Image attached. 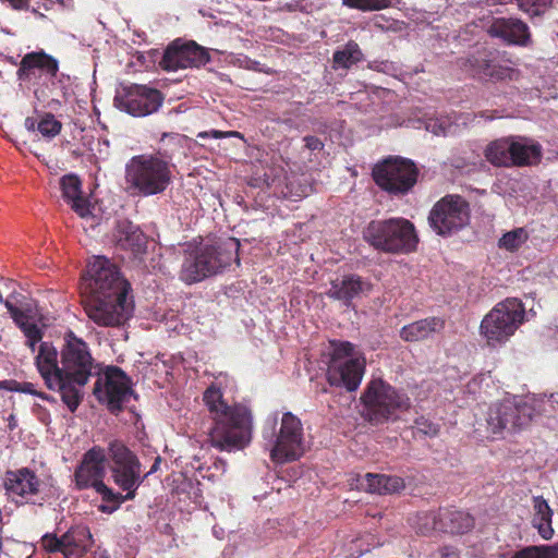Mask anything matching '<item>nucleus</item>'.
Masks as SVG:
<instances>
[{
  "label": "nucleus",
  "instance_id": "obj_1",
  "mask_svg": "<svg viewBox=\"0 0 558 558\" xmlns=\"http://www.w3.org/2000/svg\"><path fill=\"white\" fill-rule=\"evenodd\" d=\"M84 308L98 326L118 327L132 315L133 302L128 301L131 284L116 264L104 256H94L83 277Z\"/></svg>",
  "mask_w": 558,
  "mask_h": 558
},
{
  "label": "nucleus",
  "instance_id": "obj_2",
  "mask_svg": "<svg viewBox=\"0 0 558 558\" xmlns=\"http://www.w3.org/2000/svg\"><path fill=\"white\" fill-rule=\"evenodd\" d=\"M203 401L213 421L208 429L210 445L227 452L246 448L253 433L251 410L240 403L228 404L222 390L214 384L204 391Z\"/></svg>",
  "mask_w": 558,
  "mask_h": 558
},
{
  "label": "nucleus",
  "instance_id": "obj_3",
  "mask_svg": "<svg viewBox=\"0 0 558 558\" xmlns=\"http://www.w3.org/2000/svg\"><path fill=\"white\" fill-rule=\"evenodd\" d=\"M61 350L62 381L60 397L71 413H74L83 401V387L88 383L95 368V361L85 341L72 331L64 337Z\"/></svg>",
  "mask_w": 558,
  "mask_h": 558
},
{
  "label": "nucleus",
  "instance_id": "obj_4",
  "mask_svg": "<svg viewBox=\"0 0 558 558\" xmlns=\"http://www.w3.org/2000/svg\"><path fill=\"white\" fill-rule=\"evenodd\" d=\"M170 159L161 153L133 156L125 166L128 192L144 197L163 193L172 180Z\"/></svg>",
  "mask_w": 558,
  "mask_h": 558
},
{
  "label": "nucleus",
  "instance_id": "obj_5",
  "mask_svg": "<svg viewBox=\"0 0 558 558\" xmlns=\"http://www.w3.org/2000/svg\"><path fill=\"white\" fill-rule=\"evenodd\" d=\"M262 435L270 446V458L277 463L296 460L303 452V425L301 420L291 412L282 414L278 428V414L268 417Z\"/></svg>",
  "mask_w": 558,
  "mask_h": 558
},
{
  "label": "nucleus",
  "instance_id": "obj_6",
  "mask_svg": "<svg viewBox=\"0 0 558 558\" xmlns=\"http://www.w3.org/2000/svg\"><path fill=\"white\" fill-rule=\"evenodd\" d=\"M363 235L374 248L392 254L411 253L416 250L418 243L414 225L404 218L373 220Z\"/></svg>",
  "mask_w": 558,
  "mask_h": 558
},
{
  "label": "nucleus",
  "instance_id": "obj_7",
  "mask_svg": "<svg viewBox=\"0 0 558 558\" xmlns=\"http://www.w3.org/2000/svg\"><path fill=\"white\" fill-rule=\"evenodd\" d=\"M360 400L366 418L372 424H383L398 412L407 411L411 407V400L407 393L381 378L368 381Z\"/></svg>",
  "mask_w": 558,
  "mask_h": 558
},
{
  "label": "nucleus",
  "instance_id": "obj_8",
  "mask_svg": "<svg viewBox=\"0 0 558 558\" xmlns=\"http://www.w3.org/2000/svg\"><path fill=\"white\" fill-rule=\"evenodd\" d=\"M525 317L523 303L508 298L497 303L482 319L480 333L489 347L506 343L522 325Z\"/></svg>",
  "mask_w": 558,
  "mask_h": 558
},
{
  "label": "nucleus",
  "instance_id": "obj_9",
  "mask_svg": "<svg viewBox=\"0 0 558 558\" xmlns=\"http://www.w3.org/2000/svg\"><path fill=\"white\" fill-rule=\"evenodd\" d=\"M543 148L527 137L508 136L493 141L485 148L486 159L497 167H527L541 162Z\"/></svg>",
  "mask_w": 558,
  "mask_h": 558
},
{
  "label": "nucleus",
  "instance_id": "obj_10",
  "mask_svg": "<svg viewBox=\"0 0 558 558\" xmlns=\"http://www.w3.org/2000/svg\"><path fill=\"white\" fill-rule=\"evenodd\" d=\"M108 458L113 483L126 493V498H135L136 490L148 477L142 474L137 456L122 440L113 439L108 444Z\"/></svg>",
  "mask_w": 558,
  "mask_h": 558
},
{
  "label": "nucleus",
  "instance_id": "obj_11",
  "mask_svg": "<svg viewBox=\"0 0 558 558\" xmlns=\"http://www.w3.org/2000/svg\"><path fill=\"white\" fill-rule=\"evenodd\" d=\"M375 183L390 195L408 194L417 182L418 169L407 158L390 156L373 169Z\"/></svg>",
  "mask_w": 558,
  "mask_h": 558
},
{
  "label": "nucleus",
  "instance_id": "obj_12",
  "mask_svg": "<svg viewBox=\"0 0 558 558\" xmlns=\"http://www.w3.org/2000/svg\"><path fill=\"white\" fill-rule=\"evenodd\" d=\"M470 221L469 203L460 195L449 194L435 203L428 215L430 228L441 236L451 235Z\"/></svg>",
  "mask_w": 558,
  "mask_h": 558
},
{
  "label": "nucleus",
  "instance_id": "obj_13",
  "mask_svg": "<svg viewBox=\"0 0 558 558\" xmlns=\"http://www.w3.org/2000/svg\"><path fill=\"white\" fill-rule=\"evenodd\" d=\"M96 399L106 404L110 413L118 415L133 395L131 380L118 366H108L105 376L99 377L93 390Z\"/></svg>",
  "mask_w": 558,
  "mask_h": 558
},
{
  "label": "nucleus",
  "instance_id": "obj_14",
  "mask_svg": "<svg viewBox=\"0 0 558 558\" xmlns=\"http://www.w3.org/2000/svg\"><path fill=\"white\" fill-rule=\"evenodd\" d=\"M463 69L471 76L493 82L517 81L520 71L502 61L497 49H481L470 54L462 63Z\"/></svg>",
  "mask_w": 558,
  "mask_h": 558
},
{
  "label": "nucleus",
  "instance_id": "obj_15",
  "mask_svg": "<svg viewBox=\"0 0 558 558\" xmlns=\"http://www.w3.org/2000/svg\"><path fill=\"white\" fill-rule=\"evenodd\" d=\"M93 543L90 530L84 524L72 525L61 536L47 533L40 539V545L47 553H60L64 558L81 557L90 549Z\"/></svg>",
  "mask_w": 558,
  "mask_h": 558
},
{
  "label": "nucleus",
  "instance_id": "obj_16",
  "mask_svg": "<svg viewBox=\"0 0 558 558\" xmlns=\"http://www.w3.org/2000/svg\"><path fill=\"white\" fill-rule=\"evenodd\" d=\"M533 409L527 403L504 401L493 404L487 415V427L494 435L504 430L517 432L532 421Z\"/></svg>",
  "mask_w": 558,
  "mask_h": 558
},
{
  "label": "nucleus",
  "instance_id": "obj_17",
  "mask_svg": "<svg viewBox=\"0 0 558 558\" xmlns=\"http://www.w3.org/2000/svg\"><path fill=\"white\" fill-rule=\"evenodd\" d=\"M43 481L27 466L17 470H7L3 476V487L9 500L17 506L34 502L40 493Z\"/></svg>",
  "mask_w": 558,
  "mask_h": 558
},
{
  "label": "nucleus",
  "instance_id": "obj_18",
  "mask_svg": "<svg viewBox=\"0 0 558 558\" xmlns=\"http://www.w3.org/2000/svg\"><path fill=\"white\" fill-rule=\"evenodd\" d=\"M163 101L161 93L144 85H131L114 97L118 108L134 117H145L156 112Z\"/></svg>",
  "mask_w": 558,
  "mask_h": 558
},
{
  "label": "nucleus",
  "instance_id": "obj_19",
  "mask_svg": "<svg viewBox=\"0 0 558 558\" xmlns=\"http://www.w3.org/2000/svg\"><path fill=\"white\" fill-rule=\"evenodd\" d=\"M239 248L240 242L235 239H230L223 244H202L191 250V253L206 270L207 278L230 266L233 259L239 265Z\"/></svg>",
  "mask_w": 558,
  "mask_h": 558
},
{
  "label": "nucleus",
  "instance_id": "obj_20",
  "mask_svg": "<svg viewBox=\"0 0 558 558\" xmlns=\"http://www.w3.org/2000/svg\"><path fill=\"white\" fill-rule=\"evenodd\" d=\"M210 60L208 51L195 41L179 44L173 41L165 50L159 65L165 71H177L186 68H199Z\"/></svg>",
  "mask_w": 558,
  "mask_h": 558
},
{
  "label": "nucleus",
  "instance_id": "obj_21",
  "mask_svg": "<svg viewBox=\"0 0 558 558\" xmlns=\"http://www.w3.org/2000/svg\"><path fill=\"white\" fill-rule=\"evenodd\" d=\"M107 457L108 450L106 451L105 448L98 445L84 452L73 474L75 487L78 490L93 488L104 481Z\"/></svg>",
  "mask_w": 558,
  "mask_h": 558
},
{
  "label": "nucleus",
  "instance_id": "obj_22",
  "mask_svg": "<svg viewBox=\"0 0 558 558\" xmlns=\"http://www.w3.org/2000/svg\"><path fill=\"white\" fill-rule=\"evenodd\" d=\"M486 33L508 46H527L531 33L527 24L517 17H492L485 25Z\"/></svg>",
  "mask_w": 558,
  "mask_h": 558
},
{
  "label": "nucleus",
  "instance_id": "obj_23",
  "mask_svg": "<svg viewBox=\"0 0 558 558\" xmlns=\"http://www.w3.org/2000/svg\"><path fill=\"white\" fill-rule=\"evenodd\" d=\"M365 359H349L345 362L329 364L327 380L331 386L345 388L348 391H355L362 381L365 372Z\"/></svg>",
  "mask_w": 558,
  "mask_h": 558
},
{
  "label": "nucleus",
  "instance_id": "obj_24",
  "mask_svg": "<svg viewBox=\"0 0 558 558\" xmlns=\"http://www.w3.org/2000/svg\"><path fill=\"white\" fill-rule=\"evenodd\" d=\"M35 364L46 387L60 393V383H63L62 371L58 364V351L52 343L46 341L40 343Z\"/></svg>",
  "mask_w": 558,
  "mask_h": 558
},
{
  "label": "nucleus",
  "instance_id": "obj_25",
  "mask_svg": "<svg viewBox=\"0 0 558 558\" xmlns=\"http://www.w3.org/2000/svg\"><path fill=\"white\" fill-rule=\"evenodd\" d=\"M368 290L369 284L364 281L362 277L355 274H350L331 280L327 295L330 299L342 302L345 306H350L353 299Z\"/></svg>",
  "mask_w": 558,
  "mask_h": 558
},
{
  "label": "nucleus",
  "instance_id": "obj_26",
  "mask_svg": "<svg viewBox=\"0 0 558 558\" xmlns=\"http://www.w3.org/2000/svg\"><path fill=\"white\" fill-rule=\"evenodd\" d=\"M35 70H40L51 77H56L59 71L58 60L43 50L26 53L17 69V78L29 81L35 75Z\"/></svg>",
  "mask_w": 558,
  "mask_h": 558
},
{
  "label": "nucleus",
  "instance_id": "obj_27",
  "mask_svg": "<svg viewBox=\"0 0 558 558\" xmlns=\"http://www.w3.org/2000/svg\"><path fill=\"white\" fill-rule=\"evenodd\" d=\"M60 189L64 201L80 217L86 218L92 215L90 203L83 196L82 181L76 174L63 175L60 179Z\"/></svg>",
  "mask_w": 558,
  "mask_h": 558
},
{
  "label": "nucleus",
  "instance_id": "obj_28",
  "mask_svg": "<svg viewBox=\"0 0 558 558\" xmlns=\"http://www.w3.org/2000/svg\"><path fill=\"white\" fill-rule=\"evenodd\" d=\"M7 310L15 323V325L23 331L27 339V345L34 351L35 345L41 341L43 332L40 328L32 322L33 307L28 301L23 307H15L12 304H7Z\"/></svg>",
  "mask_w": 558,
  "mask_h": 558
},
{
  "label": "nucleus",
  "instance_id": "obj_29",
  "mask_svg": "<svg viewBox=\"0 0 558 558\" xmlns=\"http://www.w3.org/2000/svg\"><path fill=\"white\" fill-rule=\"evenodd\" d=\"M445 328V320L440 317H426L403 326L400 338L405 342H418L430 338Z\"/></svg>",
  "mask_w": 558,
  "mask_h": 558
},
{
  "label": "nucleus",
  "instance_id": "obj_30",
  "mask_svg": "<svg viewBox=\"0 0 558 558\" xmlns=\"http://www.w3.org/2000/svg\"><path fill=\"white\" fill-rule=\"evenodd\" d=\"M359 481L360 488L378 495L399 493L405 487L404 480L397 475L366 473Z\"/></svg>",
  "mask_w": 558,
  "mask_h": 558
},
{
  "label": "nucleus",
  "instance_id": "obj_31",
  "mask_svg": "<svg viewBox=\"0 0 558 558\" xmlns=\"http://www.w3.org/2000/svg\"><path fill=\"white\" fill-rule=\"evenodd\" d=\"M438 531L451 535H461L471 531L474 526V519L468 512L444 508L439 509Z\"/></svg>",
  "mask_w": 558,
  "mask_h": 558
},
{
  "label": "nucleus",
  "instance_id": "obj_32",
  "mask_svg": "<svg viewBox=\"0 0 558 558\" xmlns=\"http://www.w3.org/2000/svg\"><path fill=\"white\" fill-rule=\"evenodd\" d=\"M147 240L140 228L130 221L119 225L117 234V245L126 251H131L134 255L145 252Z\"/></svg>",
  "mask_w": 558,
  "mask_h": 558
},
{
  "label": "nucleus",
  "instance_id": "obj_33",
  "mask_svg": "<svg viewBox=\"0 0 558 558\" xmlns=\"http://www.w3.org/2000/svg\"><path fill=\"white\" fill-rule=\"evenodd\" d=\"M533 509L532 525L537 529L538 534L544 539L551 538L554 534L551 526L553 510L548 502L542 496L533 497Z\"/></svg>",
  "mask_w": 558,
  "mask_h": 558
},
{
  "label": "nucleus",
  "instance_id": "obj_34",
  "mask_svg": "<svg viewBox=\"0 0 558 558\" xmlns=\"http://www.w3.org/2000/svg\"><path fill=\"white\" fill-rule=\"evenodd\" d=\"M364 54L359 44L349 40L343 47L337 49L332 54V69L349 70L353 65L363 61Z\"/></svg>",
  "mask_w": 558,
  "mask_h": 558
},
{
  "label": "nucleus",
  "instance_id": "obj_35",
  "mask_svg": "<svg viewBox=\"0 0 558 558\" xmlns=\"http://www.w3.org/2000/svg\"><path fill=\"white\" fill-rule=\"evenodd\" d=\"M97 494L101 496V499L106 505H101L99 510L105 513H112L116 511L123 502L128 500H133L134 498H126V494L122 495L119 492H114L112 488L107 486L105 482L98 483L95 487H93Z\"/></svg>",
  "mask_w": 558,
  "mask_h": 558
},
{
  "label": "nucleus",
  "instance_id": "obj_36",
  "mask_svg": "<svg viewBox=\"0 0 558 558\" xmlns=\"http://www.w3.org/2000/svg\"><path fill=\"white\" fill-rule=\"evenodd\" d=\"M205 278L206 270L201 266L191 251L186 252L180 270V279L186 284H193Z\"/></svg>",
  "mask_w": 558,
  "mask_h": 558
},
{
  "label": "nucleus",
  "instance_id": "obj_37",
  "mask_svg": "<svg viewBox=\"0 0 558 558\" xmlns=\"http://www.w3.org/2000/svg\"><path fill=\"white\" fill-rule=\"evenodd\" d=\"M510 558H558V545H531L513 553Z\"/></svg>",
  "mask_w": 558,
  "mask_h": 558
},
{
  "label": "nucleus",
  "instance_id": "obj_38",
  "mask_svg": "<svg viewBox=\"0 0 558 558\" xmlns=\"http://www.w3.org/2000/svg\"><path fill=\"white\" fill-rule=\"evenodd\" d=\"M529 239V234L524 228H515L506 232L498 241V246L509 252L518 251L522 244Z\"/></svg>",
  "mask_w": 558,
  "mask_h": 558
},
{
  "label": "nucleus",
  "instance_id": "obj_39",
  "mask_svg": "<svg viewBox=\"0 0 558 558\" xmlns=\"http://www.w3.org/2000/svg\"><path fill=\"white\" fill-rule=\"evenodd\" d=\"M438 511H426L416 515V530L422 535H428L434 531H438L439 521Z\"/></svg>",
  "mask_w": 558,
  "mask_h": 558
},
{
  "label": "nucleus",
  "instance_id": "obj_40",
  "mask_svg": "<svg viewBox=\"0 0 558 558\" xmlns=\"http://www.w3.org/2000/svg\"><path fill=\"white\" fill-rule=\"evenodd\" d=\"M342 4L363 12L380 11L391 7V0H341Z\"/></svg>",
  "mask_w": 558,
  "mask_h": 558
},
{
  "label": "nucleus",
  "instance_id": "obj_41",
  "mask_svg": "<svg viewBox=\"0 0 558 558\" xmlns=\"http://www.w3.org/2000/svg\"><path fill=\"white\" fill-rule=\"evenodd\" d=\"M37 130L44 137L53 138L60 134L62 123L52 113L46 112L37 123Z\"/></svg>",
  "mask_w": 558,
  "mask_h": 558
},
{
  "label": "nucleus",
  "instance_id": "obj_42",
  "mask_svg": "<svg viewBox=\"0 0 558 558\" xmlns=\"http://www.w3.org/2000/svg\"><path fill=\"white\" fill-rule=\"evenodd\" d=\"M333 350L330 356L329 364H335L336 361L345 362L349 359H362L363 356L355 355L354 345L349 341H338L332 343Z\"/></svg>",
  "mask_w": 558,
  "mask_h": 558
},
{
  "label": "nucleus",
  "instance_id": "obj_43",
  "mask_svg": "<svg viewBox=\"0 0 558 558\" xmlns=\"http://www.w3.org/2000/svg\"><path fill=\"white\" fill-rule=\"evenodd\" d=\"M520 10L531 16L544 14L553 0H515Z\"/></svg>",
  "mask_w": 558,
  "mask_h": 558
},
{
  "label": "nucleus",
  "instance_id": "obj_44",
  "mask_svg": "<svg viewBox=\"0 0 558 558\" xmlns=\"http://www.w3.org/2000/svg\"><path fill=\"white\" fill-rule=\"evenodd\" d=\"M454 126L447 120L430 119L426 122V130L437 136L452 134Z\"/></svg>",
  "mask_w": 558,
  "mask_h": 558
},
{
  "label": "nucleus",
  "instance_id": "obj_45",
  "mask_svg": "<svg viewBox=\"0 0 558 558\" xmlns=\"http://www.w3.org/2000/svg\"><path fill=\"white\" fill-rule=\"evenodd\" d=\"M415 424H416V427L418 429V432L429 436V437H435L438 435L439 433V425L427 420V418H424V417H420L415 421Z\"/></svg>",
  "mask_w": 558,
  "mask_h": 558
},
{
  "label": "nucleus",
  "instance_id": "obj_46",
  "mask_svg": "<svg viewBox=\"0 0 558 558\" xmlns=\"http://www.w3.org/2000/svg\"><path fill=\"white\" fill-rule=\"evenodd\" d=\"M21 392L36 396L44 401L56 402V399L53 397L49 396L46 392L36 390L34 384L29 381H22Z\"/></svg>",
  "mask_w": 558,
  "mask_h": 558
},
{
  "label": "nucleus",
  "instance_id": "obj_47",
  "mask_svg": "<svg viewBox=\"0 0 558 558\" xmlns=\"http://www.w3.org/2000/svg\"><path fill=\"white\" fill-rule=\"evenodd\" d=\"M28 300L22 295V294H10L7 299L3 298L2 293L0 292V304H3L7 307V304H12L15 307H23Z\"/></svg>",
  "mask_w": 558,
  "mask_h": 558
},
{
  "label": "nucleus",
  "instance_id": "obj_48",
  "mask_svg": "<svg viewBox=\"0 0 558 558\" xmlns=\"http://www.w3.org/2000/svg\"><path fill=\"white\" fill-rule=\"evenodd\" d=\"M303 141L305 143V147L312 151H319L324 149V143L317 136L307 135L303 138Z\"/></svg>",
  "mask_w": 558,
  "mask_h": 558
},
{
  "label": "nucleus",
  "instance_id": "obj_49",
  "mask_svg": "<svg viewBox=\"0 0 558 558\" xmlns=\"http://www.w3.org/2000/svg\"><path fill=\"white\" fill-rule=\"evenodd\" d=\"M22 383L15 379L0 380V390L21 392Z\"/></svg>",
  "mask_w": 558,
  "mask_h": 558
},
{
  "label": "nucleus",
  "instance_id": "obj_50",
  "mask_svg": "<svg viewBox=\"0 0 558 558\" xmlns=\"http://www.w3.org/2000/svg\"><path fill=\"white\" fill-rule=\"evenodd\" d=\"M197 137L199 138H207V137H214V138H227V132H223V131H218V130H213L210 132H207V131H204V132H199L197 134Z\"/></svg>",
  "mask_w": 558,
  "mask_h": 558
},
{
  "label": "nucleus",
  "instance_id": "obj_51",
  "mask_svg": "<svg viewBox=\"0 0 558 558\" xmlns=\"http://www.w3.org/2000/svg\"><path fill=\"white\" fill-rule=\"evenodd\" d=\"M440 558H459V551L452 546H444L439 549Z\"/></svg>",
  "mask_w": 558,
  "mask_h": 558
},
{
  "label": "nucleus",
  "instance_id": "obj_52",
  "mask_svg": "<svg viewBox=\"0 0 558 558\" xmlns=\"http://www.w3.org/2000/svg\"><path fill=\"white\" fill-rule=\"evenodd\" d=\"M388 22L389 20H387L383 14H377L373 19L374 26L381 29L388 28V26L385 25V23Z\"/></svg>",
  "mask_w": 558,
  "mask_h": 558
},
{
  "label": "nucleus",
  "instance_id": "obj_53",
  "mask_svg": "<svg viewBox=\"0 0 558 558\" xmlns=\"http://www.w3.org/2000/svg\"><path fill=\"white\" fill-rule=\"evenodd\" d=\"M25 128L31 132H34L35 130H37L36 120L34 118H26L25 119Z\"/></svg>",
  "mask_w": 558,
  "mask_h": 558
},
{
  "label": "nucleus",
  "instance_id": "obj_54",
  "mask_svg": "<svg viewBox=\"0 0 558 558\" xmlns=\"http://www.w3.org/2000/svg\"><path fill=\"white\" fill-rule=\"evenodd\" d=\"M160 462H161V458L156 457L154 464L151 465L150 470L146 474H148V476H149V475L154 474L155 472H157L159 469Z\"/></svg>",
  "mask_w": 558,
  "mask_h": 558
},
{
  "label": "nucleus",
  "instance_id": "obj_55",
  "mask_svg": "<svg viewBox=\"0 0 558 558\" xmlns=\"http://www.w3.org/2000/svg\"><path fill=\"white\" fill-rule=\"evenodd\" d=\"M166 137H170L171 140H175V141L180 142V134H178V133H171V134L163 133L161 135L160 141L161 142L165 141Z\"/></svg>",
  "mask_w": 558,
  "mask_h": 558
},
{
  "label": "nucleus",
  "instance_id": "obj_56",
  "mask_svg": "<svg viewBox=\"0 0 558 558\" xmlns=\"http://www.w3.org/2000/svg\"><path fill=\"white\" fill-rule=\"evenodd\" d=\"M9 421V428L12 430L16 427V420L13 414H11L8 418Z\"/></svg>",
  "mask_w": 558,
  "mask_h": 558
},
{
  "label": "nucleus",
  "instance_id": "obj_57",
  "mask_svg": "<svg viewBox=\"0 0 558 558\" xmlns=\"http://www.w3.org/2000/svg\"><path fill=\"white\" fill-rule=\"evenodd\" d=\"M227 137H242V135L238 131H227Z\"/></svg>",
  "mask_w": 558,
  "mask_h": 558
},
{
  "label": "nucleus",
  "instance_id": "obj_58",
  "mask_svg": "<svg viewBox=\"0 0 558 558\" xmlns=\"http://www.w3.org/2000/svg\"><path fill=\"white\" fill-rule=\"evenodd\" d=\"M480 116H481L482 118L493 119V117H488V116H486V114H485V112H481V114H480Z\"/></svg>",
  "mask_w": 558,
  "mask_h": 558
}]
</instances>
